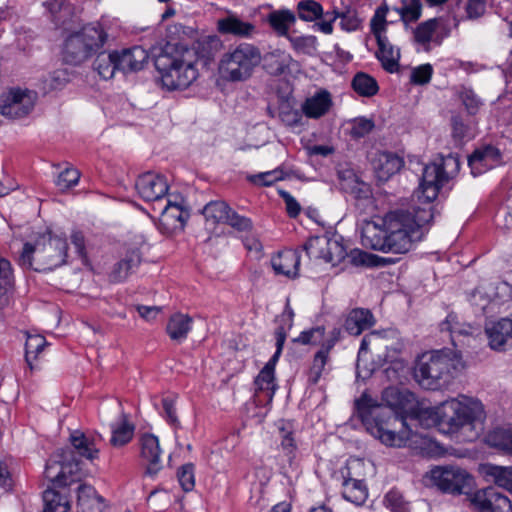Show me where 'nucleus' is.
<instances>
[{
	"instance_id": "1",
	"label": "nucleus",
	"mask_w": 512,
	"mask_h": 512,
	"mask_svg": "<svg viewBox=\"0 0 512 512\" xmlns=\"http://www.w3.org/2000/svg\"><path fill=\"white\" fill-rule=\"evenodd\" d=\"M382 401L377 403L363 394L355 401L358 415L366 430L381 443L404 446L412 434L407 417L414 413L415 396L408 390L391 386L382 392Z\"/></svg>"
},
{
	"instance_id": "2",
	"label": "nucleus",
	"mask_w": 512,
	"mask_h": 512,
	"mask_svg": "<svg viewBox=\"0 0 512 512\" xmlns=\"http://www.w3.org/2000/svg\"><path fill=\"white\" fill-rule=\"evenodd\" d=\"M439 431L464 442L476 440L484 431L485 411L478 401L461 402L457 399L444 401L434 410L425 411Z\"/></svg>"
},
{
	"instance_id": "3",
	"label": "nucleus",
	"mask_w": 512,
	"mask_h": 512,
	"mask_svg": "<svg viewBox=\"0 0 512 512\" xmlns=\"http://www.w3.org/2000/svg\"><path fill=\"white\" fill-rule=\"evenodd\" d=\"M436 212L435 205L429 202L423 205L413 200L410 207L392 210L384 216L383 226L388 229L396 254L407 253L415 242L423 239Z\"/></svg>"
},
{
	"instance_id": "4",
	"label": "nucleus",
	"mask_w": 512,
	"mask_h": 512,
	"mask_svg": "<svg viewBox=\"0 0 512 512\" xmlns=\"http://www.w3.org/2000/svg\"><path fill=\"white\" fill-rule=\"evenodd\" d=\"M196 63L195 51L184 46H177L171 52L166 49L154 61L161 85L168 91L188 88L199 76Z\"/></svg>"
},
{
	"instance_id": "5",
	"label": "nucleus",
	"mask_w": 512,
	"mask_h": 512,
	"mask_svg": "<svg viewBox=\"0 0 512 512\" xmlns=\"http://www.w3.org/2000/svg\"><path fill=\"white\" fill-rule=\"evenodd\" d=\"M67 256V239L47 231L39 235L33 243H24L18 264L23 269L47 272L66 264Z\"/></svg>"
},
{
	"instance_id": "6",
	"label": "nucleus",
	"mask_w": 512,
	"mask_h": 512,
	"mask_svg": "<svg viewBox=\"0 0 512 512\" xmlns=\"http://www.w3.org/2000/svg\"><path fill=\"white\" fill-rule=\"evenodd\" d=\"M464 367L460 352L451 349L423 354L414 368V378L427 390H439L447 386L454 373Z\"/></svg>"
},
{
	"instance_id": "7",
	"label": "nucleus",
	"mask_w": 512,
	"mask_h": 512,
	"mask_svg": "<svg viewBox=\"0 0 512 512\" xmlns=\"http://www.w3.org/2000/svg\"><path fill=\"white\" fill-rule=\"evenodd\" d=\"M108 34L99 23L84 25L79 31L69 34L63 43V61L70 65H80L103 48Z\"/></svg>"
},
{
	"instance_id": "8",
	"label": "nucleus",
	"mask_w": 512,
	"mask_h": 512,
	"mask_svg": "<svg viewBox=\"0 0 512 512\" xmlns=\"http://www.w3.org/2000/svg\"><path fill=\"white\" fill-rule=\"evenodd\" d=\"M261 60L262 55L258 47L242 42L222 55L219 70L229 81H245L252 76Z\"/></svg>"
},
{
	"instance_id": "9",
	"label": "nucleus",
	"mask_w": 512,
	"mask_h": 512,
	"mask_svg": "<svg viewBox=\"0 0 512 512\" xmlns=\"http://www.w3.org/2000/svg\"><path fill=\"white\" fill-rule=\"evenodd\" d=\"M81 467L74 452L69 449L58 450L47 462L44 478L50 487H69L80 479Z\"/></svg>"
},
{
	"instance_id": "10",
	"label": "nucleus",
	"mask_w": 512,
	"mask_h": 512,
	"mask_svg": "<svg viewBox=\"0 0 512 512\" xmlns=\"http://www.w3.org/2000/svg\"><path fill=\"white\" fill-rule=\"evenodd\" d=\"M450 164L458 167L459 163L457 158L449 156L443 160V163H430L424 166L423 173L420 179L419 187L414 193L415 201L425 205L429 202L430 205H434L433 202L437 198L440 189L448 182V174L444 170V166Z\"/></svg>"
},
{
	"instance_id": "11",
	"label": "nucleus",
	"mask_w": 512,
	"mask_h": 512,
	"mask_svg": "<svg viewBox=\"0 0 512 512\" xmlns=\"http://www.w3.org/2000/svg\"><path fill=\"white\" fill-rule=\"evenodd\" d=\"M304 250L310 259H323L333 265L339 264L347 257V249L341 239L313 237L304 244Z\"/></svg>"
},
{
	"instance_id": "12",
	"label": "nucleus",
	"mask_w": 512,
	"mask_h": 512,
	"mask_svg": "<svg viewBox=\"0 0 512 512\" xmlns=\"http://www.w3.org/2000/svg\"><path fill=\"white\" fill-rule=\"evenodd\" d=\"M430 476L433 484L441 491L452 494H461L472 481L465 470L454 466L435 467L431 470Z\"/></svg>"
},
{
	"instance_id": "13",
	"label": "nucleus",
	"mask_w": 512,
	"mask_h": 512,
	"mask_svg": "<svg viewBox=\"0 0 512 512\" xmlns=\"http://www.w3.org/2000/svg\"><path fill=\"white\" fill-rule=\"evenodd\" d=\"M34 107V94L19 88L11 89L0 97V114L19 119L27 116Z\"/></svg>"
},
{
	"instance_id": "14",
	"label": "nucleus",
	"mask_w": 512,
	"mask_h": 512,
	"mask_svg": "<svg viewBox=\"0 0 512 512\" xmlns=\"http://www.w3.org/2000/svg\"><path fill=\"white\" fill-rule=\"evenodd\" d=\"M135 188L144 201L157 206L165 200L169 186L164 176L146 172L137 178Z\"/></svg>"
},
{
	"instance_id": "15",
	"label": "nucleus",
	"mask_w": 512,
	"mask_h": 512,
	"mask_svg": "<svg viewBox=\"0 0 512 512\" xmlns=\"http://www.w3.org/2000/svg\"><path fill=\"white\" fill-rule=\"evenodd\" d=\"M330 15L331 19L322 20L315 24V27L324 34L333 33V23L337 19H340V28L346 32L357 31L362 26V19L359 17L357 9L351 5H344L341 8L334 7L332 11H327V16Z\"/></svg>"
},
{
	"instance_id": "16",
	"label": "nucleus",
	"mask_w": 512,
	"mask_h": 512,
	"mask_svg": "<svg viewBox=\"0 0 512 512\" xmlns=\"http://www.w3.org/2000/svg\"><path fill=\"white\" fill-rule=\"evenodd\" d=\"M470 503L477 512H512L511 501L496 487L476 491L470 497Z\"/></svg>"
},
{
	"instance_id": "17",
	"label": "nucleus",
	"mask_w": 512,
	"mask_h": 512,
	"mask_svg": "<svg viewBox=\"0 0 512 512\" xmlns=\"http://www.w3.org/2000/svg\"><path fill=\"white\" fill-rule=\"evenodd\" d=\"M342 331L335 327L329 333L322 347L314 354L312 365L307 372V381L310 385H316L325 372V366L329 362L330 351L340 341Z\"/></svg>"
},
{
	"instance_id": "18",
	"label": "nucleus",
	"mask_w": 512,
	"mask_h": 512,
	"mask_svg": "<svg viewBox=\"0 0 512 512\" xmlns=\"http://www.w3.org/2000/svg\"><path fill=\"white\" fill-rule=\"evenodd\" d=\"M152 210L159 213V220L167 230L183 229L189 212L176 202L165 199L160 205H153Z\"/></svg>"
},
{
	"instance_id": "19",
	"label": "nucleus",
	"mask_w": 512,
	"mask_h": 512,
	"mask_svg": "<svg viewBox=\"0 0 512 512\" xmlns=\"http://www.w3.org/2000/svg\"><path fill=\"white\" fill-rule=\"evenodd\" d=\"M361 242L366 248L396 254L388 229L383 225L381 227L374 222H368L362 229Z\"/></svg>"
},
{
	"instance_id": "20",
	"label": "nucleus",
	"mask_w": 512,
	"mask_h": 512,
	"mask_svg": "<svg viewBox=\"0 0 512 512\" xmlns=\"http://www.w3.org/2000/svg\"><path fill=\"white\" fill-rule=\"evenodd\" d=\"M139 444L140 456L146 463V474L155 476L162 469L159 440L155 435L145 433L140 437Z\"/></svg>"
},
{
	"instance_id": "21",
	"label": "nucleus",
	"mask_w": 512,
	"mask_h": 512,
	"mask_svg": "<svg viewBox=\"0 0 512 512\" xmlns=\"http://www.w3.org/2000/svg\"><path fill=\"white\" fill-rule=\"evenodd\" d=\"M371 164L377 179L385 182L400 171L404 161L393 152L378 151L373 155Z\"/></svg>"
},
{
	"instance_id": "22",
	"label": "nucleus",
	"mask_w": 512,
	"mask_h": 512,
	"mask_svg": "<svg viewBox=\"0 0 512 512\" xmlns=\"http://www.w3.org/2000/svg\"><path fill=\"white\" fill-rule=\"evenodd\" d=\"M114 57H116L118 71L126 74L142 70L149 55L141 46H134L121 51L115 50Z\"/></svg>"
},
{
	"instance_id": "23",
	"label": "nucleus",
	"mask_w": 512,
	"mask_h": 512,
	"mask_svg": "<svg viewBox=\"0 0 512 512\" xmlns=\"http://www.w3.org/2000/svg\"><path fill=\"white\" fill-rule=\"evenodd\" d=\"M489 346L493 350H505L512 347V319L502 318L485 328Z\"/></svg>"
},
{
	"instance_id": "24",
	"label": "nucleus",
	"mask_w": 512,
	"mask_h": 512,
	"mask_svg": "<svg viewBox=\"0 0 512 512\" xmlns=\"http://www.w3.org/2000/svg\"><path fill=\"white\" fill-rule=\"evenodd\" d=\"M142 256L138 248H132L126 251L124 256L114 264L109 273V280L113 283L125 281L134 273L141 264Z\"/></svg>"
},
{
	"instance_id": "25",
	"label": "nucleus",
	"mask_w": 512,
	"mask_h": 512,
	"mask_svg": "<svg viewBox=\"0 0 512 512\" xmlns=\"http://www.w3.org/2000/svg\"><path fill=\"white\" fill-rule=\"evenodd\" d=\"M217 30L222 35H232L237 38H252L257 33L256 26L243 21L236 14H229L217 21Z\"/></svg>"
},
{
	"instance_id": "26",
	"label": "nucleus",
	"mask_w": 512,
	"mask_h": 512,
	"mask_svg": "<svg viewBox=\"0 0 512 512\" xmlns=\"http://www.w3.org/2000/svg\"><path fill=\"white\" fill-rule=\"evenodd\" d=\"M341 475L343 498L357 506L364 504L368 498V490L364 482L352 477L349 465L341 469Z\"/></svg>"
},
{
	"instance_id": "27",
	"label": "nucleus",
	"mask_w": 512,
	"mask_h": 512,
	"mask_svg": "<svg viewBox=\"0 0 512 512\" xmlns=\"http://www.w3.org/2000/svg\"><path fill=\"white\" fill-rule=\"evenodd\" d=\"M375 322L374 315L369 309L354 308L345 315L343 327L348 334L359 336L363 331L373 327Z\"/></svg>"
},
{
	"instance_id": "28",
	"label": "nucleus",
	"mask_w": 512,
	"mask_h": 512,
	"mask_svg": "<svg viewBox=\"0 0 512 512\" xmlns=\"http://www.w3.org/2000/svg\"><path fill=\"white\" fill-rule=\"evenodd\" d=\"M269 370L270 368H262L254 381V402L257 406H266L273 400L277 385L274 373Z\"/></svg>"
},
{
	"instance_id": "29",
	"label": "nucleus",
	"mask_w": 512,
	"mask_h": 512,
	"mask_svg": "<svg viewBox=\"0 0 512 512\" xmlns=\"http://www.w3.org/2000/svg\"><path fill=\"white\" fill-rule=\"evenodd\" d=\"M501 153L498 148L487 145L481 149L475 150L468 158V164L474 176L491 168L494 163L500 161Z\"/></svg>"
},
{
	"instance_id": "30",
	"label": "nucleus",
	"mask_w": 512,
	"mask_h": 512,
	"mask_svg": "<svg viewBox=\"0 0 512 512\" xmlns=\"http://www.w3.org/2000/svg\"><path fill=\"white\" fill-rule=\"evenodd\" d=\"M271 266L277 275L295 278L299 272L300 255L294 250L279 252L276 256L272 257Z\"/></svg>"
},
{
	"instance_id": "31",
	"label": "nucleus",
	"mask_w": 512,
	"mask_h": 512,
	"mask_svg": "<svg viewBox=\"0 0 512 512\" xmlns=\"http://www.w3.org/2000/svg\"><path fill=\"white\" fill-rule=\"evenodd\" d=\"M332 106L331 94L322 89L313 96L307 98L302 104V113L312 119H319L330 110Z\"/></svg>"
},
{
	"instance_id": "32",
	"label": "nucleus",
	"mask_w": 512,
	"mask_h": 512,
	"mask_svg": "<svg viewBox=\"0 0 512 512\" xmlns=\"http://www.w3.org/2000/svg\"><path fill=\"white\" fill-rule=\"evenodd\" d=\"M43 512H68L70 499L68 487H50L43 491Z\"/></svg>"
},
{
	"instance_id": "33",
	"label": "nucleus",
	"mask_w": 512,
	"mask_h": 512,
	"mask_svg": "<svg viewBox=\"0 0 512 512\" xmlns=\"http://www.w3.org/2000/svg\"><path fill=\"white\" fill-rule=\"evenodd\" d=\"M266 21L277 36L288 39L289 30L296 23V15L293 11L283 8L270 12Z\"/></svg>"
},
{
	"instance_id": "34",
	"label": "nucleus",
	"mask_w": 512,
	"mask_h": 512,
	"mask_svg": "<svg viewBox=\"0 0 512 512\" xmlns=\"http://www.w3.org/2000/svg\"><path fill=\"white\" fill-rule=\"evenodd\" d=\"M71 448L66 449L74 452L75 458L81 463V459L94 460L98 458L99 450L96 448L93 440L87 437L85 434L75 431L70 435Z\"/></svg>"
},
{
	"instance_id": "35",
	"label": "nucleus",
	"mask_w": 512,
	"mask_h": 512,
	"mask_svg": "<svg viewBox=\"0 0 512 512\" xmlns=\"http://www.w3.org/2000/svg\"><path fill=\"white\" fill-rule=\"evenodd\" d=\"M378 50L376 58L381 62L382 67L389 73L397 71L400 60V51L390 43L388 37H378L376 39Z\"/></svg>"
},
{
	"instance_id": "36",
	"label": "nucleus",
	"mask_w": 512,
	"mask_h": 512,
	"mask_svg": "<svg viewBox=\"0 0 512 512\" xmlns=\"http://www.w3.org/2000/svg\"><path fill=\"white\" fill-rule=\"evenodd\" d=\"M292 56L286 51L276 49L264 57V68L273 76H281L290 72Z\"/></svg>"
},
{
	"instance_id": "37",
	"label": "nucleus",
	"mask_w": 512,
	"mask_h": 512,
	"mask_svg": "<svg viewBox=\"0 0 512 512\" xmlns=\"http://www.w3.org/2000/svg\"><path fill=\"white\" fill-rule=\"evenodd\" d=\"M192 323L193 319L189 315L175 313L168 320L166 332L173 341L181 343L191 331Z\"/></svg>"
},
{
	"instance_id": "38",
	"label": "nucleus",
	"mask_w": 512,
	"mask_h": 512,
	"mask_svg": "<svg viewBox=\"0 0 512 512\" xmlns=\"http://www.w3.org/2000/svg\"><path fill=\"white\" fill-rule=\"evenodd\" d=\"M77 491L78 512H102V498L92 486L81 484Z\"/></svg>"
},
{
	"instance_id": "39",
	"label": "nucleus",
	"mask_w": 512,
	"mask_h": 512,
	"mask_svg": "<svg viewBox=\"0 0 512 512\" xmlns=\"http://www.w3.org/2000/svg\"><path fill=\"white\" fill-rule=\"evenodd\" d=\"M439 327L441 332L448 333L451 342L455 346L459 337L472 334V326L460 321L458 315L455 313H449L446 319L440 323Z\"/></svg>"
},
{
	"instance_id": "40",
	"label": "nucleus",
	"mask_w": 512,
	"mask_h": 512,
	"mask_svg": "<svg viewBox=\"0 0 512 512\" xmlns=\"http://www.w3.org/2000/svg\"><path fill=\"white\" fill-rule=\"evenodd\" d=\"M120 418V423L111 424L110 444L114 447L128 444L134 435L135 426L127 420V415L121 411Z\"/></svg>"
},
{
	"instance_id": "41",
	"label": "nucleus",
	"mask_w": 512,
	"mask_h": 512,
	"mask_svg": "<svg viewBox=\"0 0 512 512\" xmlns=\"http://www.w3.org/2000/svg\"><path fill=\"white\" fill-rule=\"evenodd\" d=\"M114 55L115 51L109 53L101 52L98 53L93 62L94 70L105 80L113 78L115 72L118 71L116 57H114Z\"/></svg>"
},
{
	"instance_id": "42",
	"label": "nucleus",
	"mask_w": 512,
	"mask_h": 512,
	"mask_svg": "<svg viewBox=\"0 0 512 512\" xmlns=\"http://www.w3.org/2000/svg\"><path fill=\"white\" fill-rule=\"evenodd\" d=\"M489 446L512 455V428H495L486 437Z\"/></svg>"
},
{
	"instance_id": "43",
	"label": "nucleus",
	"mask_w": 512,
	"mask_h": 512,
	"mask_svg": "<svg viewBox=\"0 0 512 512\" xmlns=\"http://www.w3.org/2000/svg\"><path fill=\"white\" fill-rule=\"evenodd\" d=\"M46 7L53 17L54 23L65 28L68 23V17L72 14L73 6L65 0H49Z\"/></svg>"
},
{
	"instance_id": "44",
	"label": "nucleus",
	"mask_w": 512,
	"mask_h": 512,
	"mask_svg": "<svg viewBox=\"0 0 512 512\" xmlns=\"http://www.w3.org/2000/svg\"><path fill=\"white\" fill-rule=\"evenodd\" d=\"M352 88L363 97H372L379 90L377 81L372 76L363 72H359L353 77Z\"/></svg>"
},
{
	"instance_id": "45",
	"label": "nucleus",
	"mask_w": 512,
	"mask_h": 512,
	"mask_svg": "<svg viewBox=\"0 0 512 512\" xmlns=\"http://www.w3.org/2000/svg\"><path fill=\"white\" fill-rule=\"evenodd\" d=\"M484 469L485 474L491 477L499 488L512 492V468L489 464Z\"/></svg>"
},
{
	"instance_id": "46",
	"label": "nucleus",
	"mask_w": 512,
	"mask_h": 512,
	"mask_svg": "<svg viewBox=\"0 0 512 512\" xmlns=\"http://www.w3.org/2000/svg\"><path fill=\"white\" fill-rule=\"evenodd\" d=\"M437 27V19H429L420 23L414 30L415 42L424 46V49L428 51L430 49V42L434 40Z\"/></svg>"
},
{
	"instance_id": "47",
	"label": "nucleus",
	"mask_w": 512,
	"mask_h": 512,
	"mask_svg": "<svg viewBox=\"0 0 512 512\" xmlns=\"http://www.w3.org/2000/svg\"><path fill=\"white\" fill-rule=\"evenodd\" d=\"M296 11L299 19L313 22L323 16L322 5L315 0H301L297 3Z\"/></svg>"
},
{
	"instance_id": "48",
	"label": "nucleus",
	"mask_w": 512,
	"mask_h": 512,
	"mask_svg": "<svg viewBox=\"0 0 512 512\" xmlns=\"http://www.w3.org/2000/svg\"><path fill=\"white\" fill-rule=\"evenodd\" d=\"M47 344L46 339L41 335H28L25 343V360L31 371L34 369L33 360L38 357Z\"/></svg>"
},
{
	"instance_id": "49",
	"label": "nucleus",
	"mask_w": 512,
	"mask_h": 512,
	"mask_svg": "<svg viewBox=\"0 0 512 512\" xmlns=\"http://www.w3.org/2000/svg\"><path fill=\"white\" fill-rule=\"evenodd\" d=\"M231 208L224 201H211L202 210L204 217L214 223H224Z\"/></svg>"
},
{
	"instance_id": "50",
	"label": "nucleus",
	"mask_w": 512,
	"mask_h": 512,
	"mask_svg": "<svg viewBox=\"0 0 512 512\" xmlns=\"http://www.w3.org/2000/svg\"><path fill=\"white\" fill-rule=\"evenodd\" d=\"M327 337L325 327L317 326L302 331L297 338L293 339V342L301 345H320L322 347V343Z\"/></svg>"
},
{
	"instance_id": "51",
	"label": "nucleus",
	"mask_w": 512,
	"mask_h": 512,
	"mask_svg": "<svg viewBox=\"0 0 512 512\" xmlns=\"http://www.w3.org/2000/svg\"><path fill=\"white\" fill-rule=\"evenodd\" d=\"M294 315L293 309L287 305L284 311L276 318L278 326L274 332L275 339H279L280 336H283V341H286L287 334L293 327Z\"/></svg>"
},
{
	"instance_id": "52",
	"label": "nucleus",
	"mask_w": 512,
	"mask_h": 512,
	"mask_svg": "<svg viewBox=\"0 0 512 512\" xmlns=\"http://www.w3.org/2000/svg\"><path fill=\"white\" fill-rule=\"evenodd\" d=\"M387 13L388 7L380 6L376 9L370 21L371 32L375 36V39H378V37H386L385 31L387 26Z\"/></svg>"
},
{
	"instance_id": "53",
	"label": "nucleus",
	"mask_w": 512,
	"mask_h": 512,
	"mask_svg": "<svg viewBox=\"0 0 512 512\" xmlns=\"http://www.w3.org/2000/svg\"><path fill=\"white\" fill-rule=\"evenodd\" d=\"M374 127L375 124L371 119L365 117L355 118L351 121L350 136L355 140L364 138L372 132Z\"/></svg>"
},
{
	"instance_id": "54",
	"label": "nucleus",
	"mask_w": 512,
	"mask_h": 512,
	"mask_svg": "<svg viewBox=\"0 0 512 512\" xmlns=\"http://www.w3.org/2000/svg\"><path fill=\"white\" fill-rule=\"evenodd\" d=\"M14 282L11 263L0 257V299L10 290Z\"/></svg>"
},
{
	"instance_id": "55",
	"label": "nucleus",
	"mask_w": 512,
	"mask_h": 512,
	"mask_svg": "<svg viewBox=\"0 0 512 512\" xmlns=\"http://www.w3.org/2000/svg\"><path fill=\"white\" fill-rule=\"evenodd\" d=\"M180 486L185 492L192 491L195 487V466L192 463L182 465L177 471Z\"/></svg>"
},
{
	"instance_id": "56",
	"label": "nucleus",
	"mask_w": 512,
	"mask_h": 512,
	"mask_svg": "<svg viewBox=\"0 0 512 512\" xmlns=\"http://www.w3.org/2000/svg\"><path fill=\"white\" fill-rule=\"evenodd\" d=\"M278 116L280 120L288 127H297L302 124L303 113L293 109L289 104H282L279 107Z\"/></svg>"
},
{
	"instance_id": "57",
	"label": "nucleus",
	"mask_w": 512,
	"mask_h": 512,
	"mask_svg": "<svg viewBox=\"0 0 512 512\" xmlns=\"http://www.w3.org/2000/svg\"><path fill=\"white\" fill-rule=\"evenodd\" d=\"M384 505L391 512H409V505L397 490H390L384 497Z\"/></svg>"
},
{
	"instance_id": "58",
	"label": "nucleus",
	"mask_w": 512,
	"mask_h": 512,
	"mask_svg": "<svg viewBox=\"0 0 512 512\" xmlns=\"http://www.w3.org/2000/svg\"><path fill=\"white\" fill-rule=\"evenodd\" d=\"M291 45L296 51L305 54H312L316 51L317 39L313 35L288 37Z\"/></svg>"
},
{
	"instance_id": "59",
	"label": "nucleus",
	"mask_w": 512,
	"mask_h": 512,
	"mask_svg": "<svg viewBox=\"0 0 512 512\" xmlns=\"http://www.w3.org/2000/svg\"><path fill=\"white\" fill-rule=\"evenodd\" d=\"M249 181L259 186H270L275 182L283 179L282 171L275 169L272 171L262 172L248 177Z\"/></svg>"
},
{
	"instance_id": "60",
	"label": "nucleus",
	"mask_w": 512,
	"mask_h": 512,
	"mask_svg": "<svg viewBox=\"0 0 512 512\" xmlns=\"http://www.w3.org/2000/svg\"><path fill=\"white\" fill-rule=\"evenodd\" d=\"M80 178V173L77 169L66 168L62 171L56 180V185L60 190H66L75 186Z\"/></svg>"
},
{
	"instance_id": "61",
	"label": "nucleus",
	"mask_w": 512,
	"mask_h": 512,
	"mask_svg": "<svg viewBox=\"0 0 512 512\" xmlns=\"http://www.w3.org/2000/svg\"><path fill=\"white\" fill-rule=\"evenodd\" d=\"M460 98L470 115H475L482 105L480 98L472 89H463L460 93Z\"/></svg>"
},
{
	"instance_id": "62",
	"label": "nucleus",
	"mask_w": 512,
	"mask_h": 512,
	"mask_svg": "<svg viewBox=\"0 0 512 512\" xmlns=\"http://www.w3.org/2000/svg\"><path fill=\"white\" fill-rule=\"evenodd\" d=\"M281 443L280 446L284 452V454L287 456L289 462H292V460L296 456L297 451V444L295 441V438L293 437V433L290 431H285L284 429H281Z\"/></svg>"
},
{
	"instance_id": "63",
	"label": "nucleus",
	"mask_w": 512,
	"mask_h": 512,
	"mask_svg": "<svg viewBox=\"0 0 512 512\" xmlns=\"http://www.w3.org/2000/svg\"><path fill=\"white\" fill-rule=\"evenodd\" d=\"M421 0H409L401 10V17L405 22H415L421 16Z\"/></svg>"
},
{
	"instance_id": "64",
	"label": "nucleus",
	"mask_w": 512,
	"mask_h": 512,
	"mask_svg": "<svg viewBox=\"0 0 512 512\" xmlns=\"http://www.w3.org/2000/svg\"><path fill=\"white\" fill-rule=\"evenodd\" d=\"M433 68L430 64H423L413 69L410 80L413 84L424 85L430 82Z\"/></svg>"
}]
</instances>
